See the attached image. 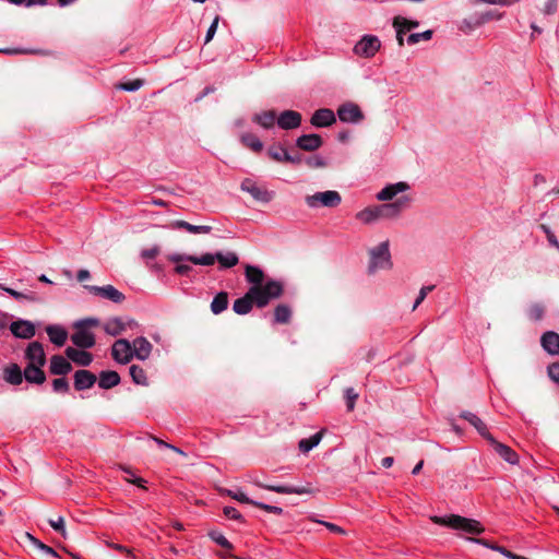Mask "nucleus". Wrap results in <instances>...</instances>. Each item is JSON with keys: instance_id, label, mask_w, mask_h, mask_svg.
<instances>
[{"instance_id": "nucleus-9", "label": "nucleus", "mask_w": 559, "mask_h": 559, "mask_svg": "<svg viewBox=\"0 0 559 559\" xmlns=\"http://www.w3.org/2000/svg\"><path fill=\"white\" fill-rule=\"evenodd\" d=\"M338 119L346 123H358L364 119L359 106L354 103H345L337 109Z\"/></svg>"}, {"instance_id": "nucleus-19", "label": "nucleus", "mask_w": 559, "mask_h": 559, "mask_svg": "<svg viewBox=\"0 0 559 559\" xmlns=\"http://www.w3.org/2000/svg\"><path fill=\"white\" fill-rule=\"evenodd\" d=\"M488 442L506 462L513 465L519 463V455L510 447L497 441L493 437H490Z\"/></svg>"}, {"instance_id": "nucleus-49", "label": "nucleus", "mask_w": 559, "mask_h": 559, "mask_svg": "<svg viewBox=\"0 0 559 559\" xmlns=\"http://www.w3.org/2000/svg\"><path fill=\"white\" fill-rule=\"evenodd\" d=\"M210 537L213 542L219 545L223 548L231 549L233 545L228 542V539L219 532H211Z\"/></svg>"}, {"instance_id": "nucleus-20", "label": "nucleus", "mask_w": 559, "mask_h": 559, "mask_svg": "<svg viewBox=\"0 0 559 559\" xmlns=\"http://www.w3.org/2000/svg\"><path fill=\"white\" fill-rule=\"evenodd\" d=\"M96 381V376L88 370L81 369L74 373V388L78 391L91 389Z\"/></svg>"}, {"instance_id": "nucleus-61", "label": "nucleus", "mask_w": 559, "mask_h": 559, "mask_svg": "<svg viewBox=\"0 0 559 559\" xmlns=\"http://www.w3.org/2000/svg\"><path fill=\"white\" fill-rule=\"evenodd\" d=\"M224 514L226 518L228 519H231V520H237V521H242V515L240 514V512L234 508V507H225L224 508Z\"/></svg>"}, {"instance_id": "nucleus-44", "label": "nucleus", "mask_w": 559, "mask_h": 559, "mask_svg": "<svg viewBox=\"0 0 559 559\" xmlns=\"http://www.w3.org/2000/svg\"><path fill=\"white\" fill-rule=\"evenodd\" d=\"M287 151L281 145H271L267 148V155L271 159L277 163H284L285 158L283 155H286Z\"/></svg>"}, {"instance_id": "nucleus-1", "label": "nucleus", "mask_w": 559, "mask_h": 559, "mask_svg": "<svg viewBox=\"0 0 559 559\" xmlns=\"http://www.w3.org/2000/svg\"><path fill=\"white\" fill-rule=\"evenodd\" d=\"M408 197H401L391 203L368 206L356 214V218L364 224H371L379 219H393L409 205Z\"/></svg>"}, {"instance_id": "nucleus-48", "label": "nucleus", "mask_w": 559, "mask_h": 559, "mask_svg": "<svg viewBox=\"0 0 559 559\" xmlns=\"http://www.w3.org/2000/svg\"><path fill=\"white\" fill-rule=\"evenodd\" d=\"M432 37V31H425V32H421V33H414V34H411L408 37H407V43L409 45H415L417 43H419L420 40H429L431 39Z\"/></svg>"}, {"instance_id": "nucleus-12", "label": "nucleus", "mask_w": 559, "mask_h": 559, "mask_svg": "<svg viewBox=\"0 0 559 559\" xmlns=\"http://www.w3.org/2000/svg\"><path fill=\"white\" fill-rule=\"evenodd\" d=\"M301 114L295 110H284L277 116V126L283 130H294L300 127Z\"/></svg>"}, {"instance_id": "nucleus-30", "label": "nucleus", "mask_w": 559, "mask_h": 559, "mask_svg": "<svg viewBox=\"0 0 559 559\" xmlns=\"http://www.w3.org/2000/svg\"><path fill=\"white\" fill-rule=\"evenodd\" d=\"M49 369L52 374L64 376L72 370V366L63 356L55 355L50 359Z\"/></svg>"}, {"instance_id": "nucleus-64", "label": "nucleus", "mask_w": 559, "mask_h": 559, "mask_svg": "<svg viewBox=\"0 0 559 559\" xmlns=\"http://www.w3.org/2000/svg\"><path fill=\"white\" fill-rule=\"evenodd\" d=\"M307 164L309 167H312V168H319V167L325 166L324 159L320 156H312V157L308 158Z\"/></svg>"}, {"instance_id": "nucleus-33", "label": "nucleus", "mask_w": 559, "mask_h": 559, "mask_svg": "<svg viewBox=\"0 0 559 559\" xmlns=\"http://www.w3.org/2000/svg\"><path fill=\"white\" fill-rule=\"evenodd\" d=\"M3 380L10 384L19 385L23 381V371L16 364H11L3 369Z\"/></svg>"}, {"instance_id": "nucleus-31", "label": "nucleus", "mask_w": 559, "mask_h": 559, "mask_svg": "<svg viewBox=\"0 0 559 559\" xmlns=\"http://www.w3.org/2000/svg\"><path fill=\"white\" fill-rule=\"evenodd\" d=\"M167 227L171 229H185L191 234H209L212 230L211 226L192 225L186 221H174Z\"/></svg>"}, {"instance_id": "nucleus-16", "label": "nucleus", "mask_w": 559, "mask_h": 559, "mask_svg": "<svg viewBox=\"0 0 559 559\" xmlns=\"http://www.w3.org/2000/svg\"><path fill=\"white\" fill-rule=\"evenodd\" d=\"M335 121V114L332 109L329 108H321L316 110L310 119L311 124L317 128L330 127Z\"/></svg>"}, {"instance_id": "nucleus-24", "label": "nucleus", "mask_w": 559, "mask_h": 559, "mask_svg": "<svg viewBox=\"0 0 559 559\" xmlns=\"http://www.w3.org/2000/svg\"><path fill=\"white\" fill-rule=\"evenodd\" d=\"M461 418L467 420L477 431L478 433L485 438L487 441H489L490 437H493L487 429L486 424L475 414L471 412H462Z\"/></svg>"}, {"instance_id": "nucleus-62", "label": "nucleus", "mask_w": 559, "mask_h": 559, "mask_svg": "<svg viewBox=\"0 0 559 559\" xmlns=\"http://www.w3.org/2000/svg\"><path fill=\"white\" fill-rule=\"evenodd\" d=\"M159 254V248L154 246L150 249H144L141 252V257L145 260H153Z\"/></svg>"}, {"instance_id": "nucleus-52", "label": "nucleus", "mask_w": 559, "mask_h": 559, "mask_svg": "<svg viewBox=\"0 0 559 559\" xmlns=\"http://www.w3.org/2000/svg\"><path fill=\"white\" fill-rule=\"evenodd\" d=\"M472 4L488 3L501 7H510L519 2V0H469Z\"/></svg>"}, {"instance_id": "nucleus-17", "label": "nucleus", "mask_w": 559, "mask_h": 559, "mask_svg": "<svg viewBox=\"0 0 559 559\" xmlns=\"http://www.w3.org/2000/svg\"><path fill=\"white\" fill-rule=\"evenodd\" d=\"M25 357L29 365L45 366L46 364L44 347L39 342L28 344L25 350Z\"/></svg>"}, {"instance_id": "nucleus-32", "label": "nucleus", "mask_w": 559, "mask_h": 559, "mask_svg": "<svg viewBox=\"0 0 559 559\" xmlns=\"http://www.w3.org/2000/svg\"><path fill=\"white\" fill-rule=\"evenodd\" d=\"M46 333L48 334L50 342L57 346L64 345L68 338V332L61 325H48L46 328Z\"/></svg>"}, {"instance_id": "nucleus-34", "label": "nucleus", "mask_w": 559, "mask_h": 559, "mask_svg": "<svg viewBox=\"0 0 559 559\" xmlns=\"http://www.w3.org/2000/svg\"><path fill=\"white\" fill-rule=\"evenodd\" d=\"M120 383V376L118 372L108 370L99 373L98 385L102 389L108 390Z\"/></svg>"}, {"instance_id": "nucleus-40", "label": "nucleus", "mask_w": 559, "mask_h": 559, "mask_svg": "<svg viewBox=\"0 0 559 559\" xmlns=\"http://www.w3.org/2000/svg\"><path fill=\"white\" fill-rule=\"evenodd\" d=\"M216 260L219 263V266L222 269H229L238 264L239 259L236 253L234 252H217L216 253Z\"/></svg>"}, {"instance_id": "nucleus-23", "label": "nucleus", "mask_w": 559, "mask_h": 559, "mask_svg": "<svg viewBox=\"0 0 559 559\" xmlns=\"http://www.w3.org/2000/svg\"><path fill=\"white\" fill-rule=\"evenodd\" d=\"M409 189L408 183L404 181H400L396 183H391L385 186L381 191L377 193V199L379 201H390L399 193H402Z\"/></svg>"}, {"instance_id": "nucleus-27", "label": "nucleus", "mask_w": 559, "mask_h": 559, "mask_svg": "<svg viewBox=\"0 0 559 559\" xmlns=\"http://www.w3.org/2000/svg\"><path fill=\"white\" fill-rule=\"evenodd\" d=\"M255 300L250 292H248L240 298L236 299L233 305V310L240 316L247 314L251 311Z\"/></svg>"}, {"instance_id": "nucleus-54", "label": "nucleus", "mask_w": 559, "mask_h": 559, "mask_svg": "<svg viewBox=\"0 0 559 559\" xmlns=\"http://www.w3.org/2000/svg\"><path fill=\"white\" fill-rule=\"evenodd\" d=\"M52 389L57 393H67L69 391V382L64 378H57L52 381Z\"/></svg>"}, {"instance_id": "nucleus-10", "label": "nucleus", "mask_w": 559, "mask_h": 559, "mask_svg": "<svg viewBox=\"0 0 559 559\" xmlns=\"http://www.w3.org/2000/svg\"><path fill=\"white\" fill-rule=\"evenodd\" d=\"M75 332L71 335L72 343L80 348H91L95 345V335L82 323H74Z\"/></svg>"}, {"instance_id": "nucleus-50", "label": "nucleus", "mask_w": 559, "mask_h": 559, "mask_svg": "<svg viewBox=\"0 0 559 559\" xmlns=\"http://www.w3.org/2000/svg\"><path fill=\"white\" fill-rule=\"evenodd\" d=\"M345 399L347 411L352 412L355 408L356 400L358 399V393L353 388H347L345 390Z\"/></svg>"}, {"instance_id": "nucleus-35", "label": "nucleus", "mask_w": 559, "mask_h": 559, "mask_svg": "<svg viewBox=\"0 0 559 559\" xmlns=\"http://www.w3.org/2000/svg\"><path fill=\"white\" fill-rule=\"evenodd\" d=\"M239 139L243 146L254 153H260L263 150L262 141L253 133L245 132Z\"/></svg>"}, {"instance_id": "nucleus-29", "label": "nucleus", "mask_w": 559, "mask_h": 559, "mask_svg": "<svg viewBox=\"0 0 559 559\" xmlns=\"http://www.w3.org/2000/svg\"><path fill=\"white\" fill-rule=\"evenodd\" d=\"M251 120L263 129H272L277 123V116L274 110H265L254 114Z\"/></svg>"}, {"instance_id": "nucleus-42", "label": "nucleus", "mask_w": 559, "mask_h": 559, "mask_svg": "<svg viewBox=\"0 0 559 559\" xmlns=\"http://www.w3.org/2000/svg\"><path fill=\"white\" fill-rule=\"evenodd\" d=\"M130 376L134 383L140 385H147V378L144 369L138 365H132L129 369Z\"/></svg>"}, {"instance_id": "nucleus-5", "label": "nucleus", "mask_w": 559, "mask_h": 559, "mask_svg": "<svg viewBox=\"0 0 559 559\" xmlns=\"http://www.w3.org/2000/svg\"><path fill=\"white\" fill-rule=\"evenodd\" d=\"M305 202L308 207L317 210L320 207L334 209L337 207L342 202L341 194L335 190H326L323 192H316L307 195Z\"/></svg>"}, {"instance_id": "nucleus-15", "label": "nucleus", "mask_w": 559, "mask_h": 559, "mask_svg": "<svg viewBox=\"0 0 559 559\" xmlns=\"http://www.w3.org/2000/svg\"><path fill=\"white\" fill-rule=\"evenodd\" d=\"M11 333L17 338L29 340L35 335V325L27 320L13 321L10 324Z\"/></svg>"}, {"instance_id": "nucleus-22", "label": "nucleus", "mask_w": 559, "mask_h": 559, "mask_svg": "<svg viewBox=\"0 0 559 559\" xmlns=\"http://www.w3.org/2000/svg\"><path fill=\"white\" fill-rule=\"evenodd\" d=\"M540 345L549 355H559V334L554 331L545 332L540 337Z\"/></svg>"}, {"instance_id": "nucleus-6", "label": "nucleus", "mask_w": 559, "mask_h": 559, "mask_svg": "<svg viewBox=\"0 0 559 559\" xmlns=\"http://www.w3.org/2000/svg\"><path fill=\"white\" fill-rule=\"evenodd\" d=\"M240 189L249 193L255 201L269 203L274 198V192L263 186H259L253 179L245 178L240 183Z\"/></svg>"}, {"instance_id": "nucleus-38", "label": "nucleus", "mask_w": 559, "mask_h": 559, "mask_svg": "<svg viewBox=\"0 0 559 559\" xmlns=\"http://www.w3.org/2000/svg\"><path fill=\"white\" fill-rule=\"evenodd\" d=\"M124 329V323L119 318H112L104 324V331L111 336L120 335Z\"/></svg>"}, {"instance_id": "nucleus-46", "label": "nucleus", "mask_w": 559, "mask_h": 559, "mask_svg": "<svg viewBox=\"0 0 559 559\" xmlns=\"http://www.w3.org/2000/svg\"><path fill=\"white\" fill-rule=\"evenodd\" d=\"M468 540H471L473 543H476V544H479L481 546H485L487 548H490L492 550L499 551L500 554H502L507 558H508V555H509L508 552H511L510 550L506 549L504 547L491 544L487 539H483V538H468Z\"/></svg>"}, {"instance_id": "nucleus-28", "label": "nucleus", "mask_w": 559, "mask_h": 559, "mask_svg": "<svg viewBox=\"0 0 559 559\" xmlns=\"http://www.w3.org/2000/svg\"><path fill=\"white\" fill-rule=\"evenodd\" d=\"M44 366L39 365H27L23 371V378L28 383L43 384L46 380L45 372L41 370Z\"/></svg>"}, {"instance_id": "nucleus-18", "label": "nucleus", "mask_w": 559, "mask_h": 559, "mask_svg": "<svg viewBox=\"0 0 559 559\" xmlns=\"http://www.w3.org/2000/svg\"><path fill=\"white\" fill-rule=\"evenodd\" d=\"M0 289L9 294L12 298H14L16 301L20 302H37L39 300V297L34 290L31 289H23L17 290L15 288L5 286L4 284L0 283Z\"/></svg>"}, {"instance_id": "nucleus-63", "label": "nucleus", "mask_w": 559, "mask_h": 559, "mask_svg": "<svg viewBox=\"0 0 559 559\" xmlns=\"http://www.w3.org/2000/svg\"><path fill=\"white\" fill-rule=\"evenodd\" d=\"M474 19H475V15L471 16L469 19H464L461 22L460 29L467 33V32L473 31L474 28H477L478 26H474Z\"/></svg>"}, {"instance_id": "nucleus-41", "label": "nucleus", "mask_w": 559, "mask_h": 559, "mask_svg": "<svg viewBox=\"0 0 559 559\" xmlns=\"http://www.w3.org/2000/svg\"><path fill=\"white\" fill-rule=\"evenodd\" d=\"M292 310L287 305H278L274 309V322L285 324L290 321Z\"/></svg>"}, {"instance_id": "nucleus-26", "label": "nucleus", "mask_w": 559, "mask_h": 559, "mask_svg": "<svg viewBox=\"0 0 559 559\" xmlns=\"http://www.w3.org/2000/svg\"><path fill=\"white\" fill-rule=\"evenodd\" d=\"M66 355L70 360L83 367L90 366L93 361L91 353L74 347H68L66 349Z\"/></svg>"}, {"instance_id": "nucleus-55", "label": "nucleus", "mask_w": 559, "mask_h": 559, "mask_svg": "<svg viewBox=\"0 0 559 559\" xmlns=\"http://www.w3.org/2000/svg\"><path fill=\"white\" fill-rule=\"evenodd\" d=\"M540 229L545 233L548 242L559 251V241L551 229L545 224L540 225Z\"/></svg>"}, {"instance_id": "nucleus-13", "label": "nucleus", "mask_w": 559, "mask_h": 559, "mask_svg": "<svg viewBox=\"0 0 559 559\" xmlns=\"http://www.w3.org/2000/svg\"><path fill=\"white\" fill-rule=\"evenodd\" d=\"M253 484L262 489H266L270 491H274L277 493H284V495H305V493H311L312 490L307 487H295V486H285V485H266L261 483L258 479H253Z\"/></svg>"}, {"instance_id": "nucleus-3", "label": "nucleus", "mask_w": 559, "mask_h": 559, "mask_svg": "<svg viewBox=\"0 0 559 559\" xmlns=\"http://www.w3.org/2000/svg\"><path fill=\"white\" fill-rule=\"evenodd\" d=\"M432 521L436 524L444 525L457 531H463L467 534L478 535L485 531V527L480 522L455 514L449 516H433Z\"/></svg>"}, {"instance_id": "nucleus-57", "label": "nucleus", "mask_w": 559, "mask_h": 559, "mask_svg": "<svg viewBox=\"0 0 559 559\" xmlns=\"http://www.w3.org/2000/svg\"><path fill=\"white\" fill-rule=\"evenodd\" d=\"M433 288H435L433 285L424 286L420 288L419 294L414 302L413 310H415L425 300V298L427 297V294L430 293L431 290H433Z\"/></svg>"}, {"instance_id": "nucleus-14", "label": "nucleus", "mask_w": 559, "mask_h": 559, "mask_svg": "<svg viewBox=\"0 0 559 559\" xmlns=\"http://www.w3.org/2000/svg\"><path fill=\"white\" fill-rule=\"evenodd\" d=\"M168 259L171 262H185V261H188V262H191L193 264L210 266V265H213L214 262L216 261V253L215 254H213V253H204L201 257L174 253V254H170Z\"/></svg>"}, {"instance_id": "nucleus-58", "label": "nucleus", "mask_w": 559, "mask_h": 559, "mask_svg": "<svg viewBox=\"0 0 559 559\" xmlns=\"http://www.w3.org/2000/svg\"><path fill=\"white\" fill-rule=\"evenodd\" d=\"M218 22H219V16L216 15L206 32L204 44H207L213 39V37L216 33L217 26H218Z\"/></svg>"}, {"instance_id": "nucleus-45", "label": "nucleus", "mask_w": 559, "mask_h": 559, "mask_svg": "<svg viewBox=\"0 0 559 559\" xmlns=\"http://www.w3.org/2000/svg\"><path fill=\"white\" fill-rule=\"evenodd\" d=\"M545 314V307L542 304H533L527 310V316L532 321H540Z\"/></svg>"}, {"instance_id": "nucleus-21", "label": "nucleus", "mask_w": 559, "mask_h": 559, "mask_svg": "<svg viewBox=\"0 0 559 559\" xmlns=\"http://www.w3.org/2000/svg\"><path fill=\"white\" fill-rule=\"evenodd\" d=\"M323 144L319 134H302L296 140V145L302 151L312 152L320 148Z\"/></svg>"}, {"instance_id": "nucleus-39", "label": "nucleus", "mask_w": 559, "mask_h": 559, "mask_svg": "<svg viewBox=\"0 0 559 559\" xmlns=\"http://www.w3.org/2000/svg\"><path fill=\"white\" fill-rule=\"evenodd\" d=\"M246 278L252 285H262L264 280V273L261 269L252 265L246 267Z\"/></svg>"}, {"instance_id": "nucleus-11", "label": "nucleus", "mask_w": 559, "mask_h": 559, "mask_svg": "<svg viewBox=\"0 0 559 559\" xmlns=\"http://www.w3.org/2000/svg\"><path fill=\"white\" fill-rule=\"evenodd\" d=\"M84 288H86L90 293L100 296L105 299H108L112 302L120 304L124 300V295L119 292L117 288H115L112 285H106V286H94V285H85Z\"/></svg>"}, {"instance_id": "nucleus-47", "label": "nucleus", "mask_w": 559, "mask_h": 559, "mask_svg": "<svg viewBox=\"0 0 559 559\" xmlns=\"http://www.w3.org/2000/svg\"><path fill=\"white\" fill-rule=\"evenodd\" d=\"M418 25H419V23L417 21H409L403 16H395L393 20L394 27L401 26L405 31L416 28V27H418Z\"/></svg>"}, {"instance_id": "nucleus-8", "label": "nucleus", "mask_w": 559, "mask_h": 559, "mask_svg": "<svg viewBox=\"0 0 559 559\" xmlns=\"http://www.w3.org/2000/svg\"><path fill=\"white\" fill-rule=\"evenodd\" d=\"M112 358L119 364H128L133 357L131 343L128 340L119 338L111 347Z\"/></svg>"}, {"instance_id": "nucleus-60", "label": "nucleus", "mask_w": 559, "mask_h": 559, "mask_svg": "<svg viewBox=\"0 0 559 559\" xmlns=\"http://www.w3.org/2000/svg\"><path fill=\"white\" fill-rule=\"evenodd\" d=\"M547 372L549 378L559 384V362H554L548 366Z\"/></svg>"}, {"instance_id": "nucleus-7", "label": "nucleus", "mask_w": 559, "mask_h": 559, "mask_svg": "<svg viewBox=\"0 0 559 559\" xmlns=\"http://www.w3.org/2000/svg\"><path fill=\"white\" fill-rule=\"evenodd\" d=\"M380 39L374 35H365L354 47V52L364 58L373 57L380 49Z\"/></svg>"}, {"instance_id": "nucleus-4", "label": "nucleus", "mask_w": 559, "mask_h": 559, "mask_svg": "<svg viewBox=\"0 0 559 559\" xmlns=\"http://www.w3.org/2000/svg\"><path fill=\"white\" fill-rule=\"evenodd\" d=\"M370 261L368 265L369 273L378 270H389L392 266L391 254L389 250V241H383L377 247L370 249Z\"/></svg>"}, {"instance_id": "nucleus-2", "label": "nucleus", "mask_w": 559, "mask_h": 559, "mask_svg": "<svg viewBox=\"0 0 559 559\" xmlns=\"http://www.w3.org/2000/svg\"><path fill=\"white\" fill-rule=\"evenodd\" d=\"M249 289L258 308L266 307L271 300L280 298L284 292L283 284L275 280H269L262 285H252Z\"/></svg>"}, {"instance_id": "nucleus-56", "label": "nucleus", "mask_w": 559, "mask_h": 559, "mask_svg": "<svg viewBox=\"0 0 559 559\" xmlns=\"http://www.w3.org/2000/svg\"><path fill=\"white\" fill-rule=\"evenodd\" d=\"M228 495H229L233 499H235V500H237V501H239V502H241V503H248V504H252V506H254V502H255V501H254V500H252V499H250V498H249L246 493H243L242 491H239V490H238V491H231V490H229V491H228Z\"/></svg>"}, {"instance_id": "nucleus-36", "label": "nucleus", "mask_w": 559, "mask_h": 559, "mask_svg": "<svg viewBox=\"0 0 559 559\" xmlns=\"http://www.w3.org/2000/svg\"><path fill=\"white\" fill-rule=\"evenodd\" d=\"M228 307V294L226 292L218 293L211 302V311L219 314Z\"/></svg>"}, {"instance_id": "nucleus-59", "label": "nucleus", "mask_w": 559, "mask_h": 559, "mask_svg": "<svg viewBox=\"0 0 559 559\" xmlns=\"http://www.w3.org/2000/svg\"><path fill=\"white\" fill-rule=\"evenodd\" d=\"M254 507H258L266 512L274 513L277 515H281L283 513L282 508L276 507V506L266 504V503L259 502V501L254 502Z\"/></svg>"}, {"instance_id": "nucleus-53", "label": "nucleus", "mask_w": 559, "mask_h": 559, "mask_svg": "<svg viewBox=\"0 0 559 559\" xmlns=\"http://www.w3.org/2000/svg\"><path fill=\"white\" fill-rule=\"evenodd\" d=\"M142 86H143V81L140 79H136L133 81H129V82L119 84L118 88H120L122 91H127V92H135V91L140 90Z\"/></svg>"}, {"instance_id": "nucleus-51", "label": "nucleus", "mask_w": 559, "mask_h": 559, "mask_svg": "<svg viewBox=\"0 0 559 559\" xmlns=\"http://www.w3.org/2000/svg\"><path fill=\"white\" fill-rule=\"evenodd\" d=\"M50 526L58 533L61 534L63 538H67V531L64 526V519L62 516H58L56 520H49Z\"/></svg>"}, {"instance_id": "nucleus-25", "label": "nucleus", "mask_w": 559, "mask_h": 559, "mask_svg": "<svg viewBox=\"0 0 559 559\" xmlns=\"http://www.w3.org/2000/svg\"><path fill=\"white\" fill-rule=\"evenodd\" d=\"M131 346L133 356L140 360L147 359L152 353V344L143 336L136 337Z\"/></svg>"}, {"instance_id": "nucleus-37", "label": "nucleus", "mask_w": 559, "mask_h": 559, "mask_svg": "<svg viewBox=\"0 0 559 559\" xmlns=\"http://www.w3.org/2000/svg\"><path fill=\"white\" fill-rule=\"evenodd\" d=\"M323 437V431H319L309 438L301 439L298 443V448L302 453H308L316 448Z\"/></svg>"}, {"instance_id": "nucleus-43", "label": "nucleus", "mask_w": 559, "mask_h": 559, "mask_svg": "<svg viewBox=\"0 0 559 559\" xmlns=\"http://www.w3.org/2000/svg\"><path fill=\"white\" fill-rule=\"evenodd\" d=\"M502 16L503 13H498L495 11H487L480 14H475L474 26H481L491 20H500Z\"/></svg>"}]
</instances>
